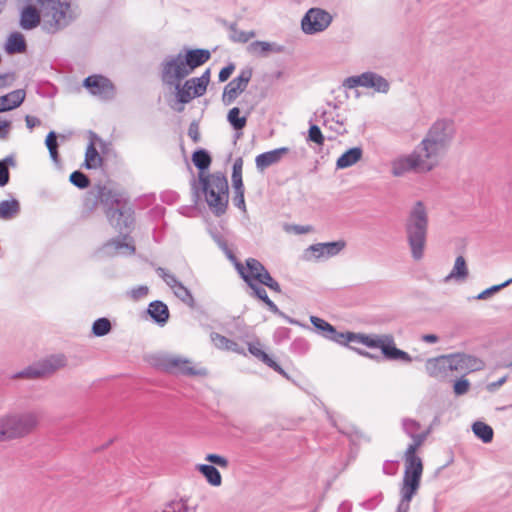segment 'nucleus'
<instances>
[{
  "label": "nucleus",
  "mask_w": 512,
  "mask_h": 512,
  "mask_svg": "<svg viewBox=\"0 0 512 512\" xmlns=\"http://www.w3.org/2000/svg\"><path fill=\"white\" fill-rule=\"evenodd\" d=\"M135 252V247L127 235L122 239H116L107 242L99 251L102 256H116V255H132Z\"/></svg>",
  "instance_id": "393cba45"
},
{
  "label": "nucleus",
  "mask_w": 512,
  "mask_h": 512,
  "mask_svg": "<svg viewBox=\"0 0 512 512\" xmlns=\"http://www.w3.org/2000/svg\"><path fill=\"white\" fill-rule=\"evenodd\" d=\"M363 158V149L359 146L346 150L336 161L337 169H346L357 164Z\"/></svg>",
  "instance_id": "bb28decb"
},
{
  "label": "nucleus",
  "mask_w": 512,
  "mask_h": 512,
  "mask_svg": "<svg viewBox=\"0 0 512 512\" xmlns=\"http://www.w3.org/2000/svg\"><path fill=\"white\" fill-rule=\"evenodd\" d=\"M192 160L194 165L201 170L208 168L211 163L210 156L204 150L196 151L193 154Z\"/></svg>",
  "instance_id": "79ce46f5"
},
{
  "label": "nucleus",
  "mask_w": 512,
  "mask_h": 512,
  "mask_svg": "<svg viewBox=\"0 0 512 512\" xmlns=\"http://www.w3.org/2000/svg\"><path fill=\"white\" fill-rule=\"evenodd\" d=\"M20 212V203L16 199L0 202V219L11 220Z\"/></svg>",
  "instance_id": "e433bc0d"
},
{
  "label": "nucleus",
  "mask_w": 512,
  "mask_h": 512,
  "mask_svg": "<svg viewBox=\"0 0 512 512\" xmlns=\"http://www.w3.org/2000/svg\"><path fill=\"white\" fill-rule=\"evenodd\" d=\"M249 111H241L239 107L231 108L227 113V121L235 131H241L247 124Z\"/></svg>",
  "instance_id": "7c9ffc66"
},
{
  "label": "nucleus",
  "mask_w": 512,
  "mask_h": 512,
  "mask_svg": "<svg viewBox=\"0 0 512 512\" xmlns=\"http://www.w3.org/2000/svg\"><path fill=\"white\" fill-rule=\"evenodd\" d=\"M450 355L453 372L468 374L485 368V362L476 356L466 353H452Z\"/></svg>",
  "instance_id": "6ab92c4d"
},
{
  "label": "nucleus",
  "mask_w": 512,
  "mask_h": 512,
  "mask_svg": "<svg viewBox=\"0 0 512 512\" xmlns=\"http://www.w3.org/2000/svg\"><path fill=\"white\" fill-rule=\"evenodd\" d=\"M45 144L49 150L51 159L57 163L58 162V153H57V138L55 132H50L45 140Z\"/></svg>",
  "instance_id": "a18cd8bd"
},
{
  "label": "nucleus",
  "mask_w": 512,
  "mask_h": 512,
  "mask_svg": "<svg viewBox=\"0 0 512 512\" xmlns=\"http://www.w3.org/2000/svg\"><path fill=\"white\" fill-rule=\"evenodd\" d=\"M456 133L453 120L449 118H439L434 121L423 139L418 144V149L424 155V158L433 167H437L450 148Z\"/></svg>",
  "instance_id": "7ed1b4c3"
},
{
  "label": "nucleus",
  "mask_w": 512,
  "mask_h": 512,
  "mask_svg": "<svg viewBox=\"0 0 512 512\" xmlns=\"http://www.w3.org/2000/svg\"><path fill=\"white\" fill-rule=\"evenodd\" d=\"M25 98L23 90H15L0 97V112L8 111L18 107Z\"/></svg>",
  "instance_id": "2f4dec72"
},
{
  "label": "nucleus",
  "mask_w": 512,
  "mask_h": 512,
  "mask_svg": "<svg viewBox=\"0 0 512 512\" xmlns=\"http://www.w3.org/2000/svg\"><path fill=\"white\" fill-rule=\"evenodd\" d=\"M253 296L259 298L260 300H262L269 308V310L273 313H279V309L278 307L276 306V304L271 301L267 295V292L265 289H257L255 290V294H253Z\"/></svg>",
  "instance_id": "09e8293b"
},
{
  "label": "nucleus",
  "mask_w": 512,
  "mask_h": 512,
  "mask_svg": "<svg viewBox=\"0 0 512 512\" xmlns=\"http://www.w3.org/2000/svg\"><path fill=\"white\" fill-rule=\"evenodd\" d=\"M111 331V322L107 318H99L92 325V333L96 337H102Z\"/></svg>",
  "instance_id": "58836bf2"
},
{
  "label": "nucleus",
  "mask_w": 512,
  "mask_h": 512,
  "mask_svg": "<svg viewBox=\"0 0 512 512\" xmlns=\"http://www.w3.org/2000/svg\"><path fill=\"white\" fill-rule=\"evenodd\" d=\"M471 383L470 381L465 378L464 376L456 379L453 384V393L456 396H462L470 390Z\"/></svg>",
  "instance_id": "c03bdc74"
},
{
  "label": "nucleus",
  "mask_w": 512,
  "mask_h": 512,
  "mask_svg": "<svg viewBox=\"0 0 512 512\" xmlns=\"http://www.w3.org/2000/svg\"><path fill=\"white\" fill-rule=\"evenodd\" d=\"M403 429L406 434L412 438V443L407 447L404 454L405 469L401 484H412L416 487H420L423 463L421 458L417 456L416 451L425 441L427 434L416 433L419 429V425L417 422L410 419L403 421Z\"/></svg>",
  "instance_id": "423d86ee"
},
{
  "label": "nucleus",
  "mask_w": 512,
  "mask_h": 512,
  "mask_svg": "<svg viewBox=\"0 0 512 512\" xmlns=\"http://www.w3.org/2000/svg\"><path fill=\"white\" fill-rule=\"evenodd\" d=\"M205 460L213 465H216L220 468L226 469L229 466V461L226 457L210 453L205 456Z\"/></svg>",
  "instance_id": "49530a36"
},
{
  "label": "nucleus",
  "mask_w": 512,
  "mask_h": 512,
  "mask_svg": "<svg viewBox=\"0 0 512 512\" xmlns=\"http://www.w3.org/2000/svg\"><path fill=\"white\" fill-rule=\"evenodd\" d=\"M211 70L206 69L201 76L186 80L175 87V96L180 104L189 103L194 98L203 96L210 83Z\"/></svg>",
  "instance_id": "ddd939ff"
},
{
  "label": "nucleus",
  "mask_w": 512,
  "mask_h": 512,
  "mask_svg": "<svg viewBox=\"0 0 512 512\" xmlns=\"http://www.w3.org/2000/svg\"><path fill=\"white\" fill-rule=\"evenodd\" d=\"M470 277V271L464 256L459 255L455 258L450 272L442 278L441 282L445 285L464 284Z\"/></svg>",
  "instance_id": "5701e85b"
},
{
  "label": "nucleus",
  "mask_w": 512,
  "mask_h": 512,
  "mask_svg": "<svg viewBox=\"0 0 512 512\" xmlns=\"http://www.w3.org/2000/svg\"><path fill=\"white\" fill-rule=\"evenodd\" d=\"M101 201L109 206L107 216L112 226L122 232L133 223V213L123 193L104 187L100 192Z\"/></svg>",
  "instance_id": "6e6552de"
},
{
  "label": "nucleus",
  "mask_w": 512,
  "mask_h": 512,
  "mask_svg": "<svg viewBox=\"0 0 512 512\" xmlns=\"http://www.w3.org/2000/svg\"><path fill=\"white\" fill-rule=\"evenodd\" d=\"M66 363L65 356L61 354L39 360L34 365V377H47L65 367Z\"/></svg>",
  "instance_id": "b1692460"
},
{
  "label": "nucleus",
  "mask_w": 512,
  "mask_h": 512,
  "mask_svg": "<svg viewBox=\"0 0 512 512\" xmlns=\"http://www.w3.org/2000/svg\"><path fill=\"white\" fill-rule=\"evenodd\" d=\"M351 349H353L354 351H356L359 355H361L363 357L370 358V359H374L375 358V356L373 354H371L370 352H368V351L361 350V349H356V348H353V347H351Z\"/></svg>",
  "instance_id": "774afa93"
},
{
  "label": "nucleus",
  "mask_w": 512,
  "mask_h": 512,
  "mask_svg": "<svg viewBox=\"0 0 512 512\" xmlns=\"http://www.w3.org/2000/svg\"><path fill=\"white\" fill-rule=\"evenodd\" d=\"M235 70V65L230 63L229 65L225 66L224 68H222L219 72V81L220 82H225L226 80L229 79V77L232 75V73L234 72Z\"/></svg>",
  "instance_id": "13d9d810"
},
{
  "label": "nucleus",
  "mask_w": 512,
  "mask_h": 512,
  "mask_svg": "<svg viewBox=\"0 0 512 512\" xmlns=\"http://www.w3.org/2000/svg\"><path fill=\"white\" fill-rule=\"evenodd\" d=\"M83 85L92 95L103 99L111 98L114 95L112 83L109 79L101 75L87 77Z\"/></svg>",
  "instance_id": "412c9836"
},
{
  "label": "nucleus",
  "mask_w": 512,
  "mask_h": 512,
  "mask_svg": "<svg viewBox=\"0 0 512 512\" xmlns=\"http://www.w3.org/2000/svg\"><path fill=\"white\" fill-rule=\"evenodd\" d=\"M310 321L313 324V326L322 333L323 337H325V334H331L334 333V327L325 321L322 318L311 316Z\"/></svg>",
  "instance_id": "a19ab883"
},
{
  "label": "nucleus",
  "mask_w": 512,
  "mask_h": 512,
  "mask_svg": "<svg viewBox=\"0 0 512 512\" xmlns=\"http://www.w3.org/2000/svg\"><path fill=\"white\" fill-rule=\"evenodd\" d=\"M210 57L211 53L207 49L188 48L166 56L160 65L163 84L169 88L177 87L196 68L206 63Z\"/></svg>",
  "instance_id": "f257e3e1"
},
{
  "label": "nucleus",
  "mask_w": 512,
  "mask_h": 512,
  "mask_svg": "<svg viewBox=\"0 0 512 512\" xmlns=\"http://www.w3.org/2000/svg\"><path fill=\"white\" fill-rule=\"evenodd\" d=\"M9 127V122L0 120V136L4 137L7 133V129Z\"/></svg>",
  "instance_id": "338daca9"
},
{
  "label": "nucleus",
  "mask_w": 512,
  "mask_h": 512,
  "mask_svg": "<svg viewBox=\"0 0 512 512\" xmlns=\"http://www.w3.org/2000/svg\"><path fill=\"white\" fill-rule=\"evenodd\" d=\"M344 247V241L318 243L306 250V257L308 260H326L338 255Z\"/></svg>",
  "instance_id": "aec40b11"
},
{
  "label": "nucleus",
  "mask_w": 512,
  "mask_h": 512,
  "mask_svg": "<svg viewBox=\"0 0 512 512\" xmlns=\"http://www.w3.org/2000/svg\"><path fill=\"white\" fill-rule=\"evenodd\" d=\"M195 469L205 478L210 486L219 487L222 485V476L215 466L209 464H197Z\"/></svg>",
  "instance_id": "c756f323"
},
{
  "label": "nucleus",
  "mask_w": 512,
  "mask_h": 512,
  "mask_svg": "<svg viewBox=\"0 0 512 512\" xmlns=\"http://www.w3.org/2000/svg\"><path fill=\"white\" fill-rule=\"evenodd\" d=\"M243 160L238 158L233 164L232 179L242 178Z\"/></svg>",
  "instance_id": "bf43d9fd"
},
{
  "label": "nucleus",
  "mask_w": 512,
  "mask_h": 512,
  "mask_svg": "<svg viewBox=\"0 0 512 512\" xmlns=\"http://www.w3.org/2000/svg\"><path fill=\"white\" fill-rule=\"evenodd\" d=\"M289 149L286 147H281L278 149H274L262 154H259L255 158V164L258 170L263 171L266 168L277 164L280 160L288 153Z\"/></svg>",
  "instance_id": "a878e982"
},
{
  "label": "nucleus",
  "mask_w": 512,
  "mask_h": 512,
  "mask_svg": "<svg viewBox=\"0 0 512 512\" xmlns=\"http://www.w3.org/2000/svg\"><path fill=\"white\" fill-rule=\"evenodd\" d=\"M9 169L5 161H0V186L3 187L9 182Z\"/></svg>",
  "instance_id": "4d7b16f0"
},
{
  "label": "nucleus",
  "mask_w": 512,
  "mask_h": 512,
  "mask_svg": "<svg viewBox=\"0 0 512 512\" xmlns=\"http://www.w3.org/2000/svg\"><path fill=\"white\" fill-rule=\"evenodd\" d=\"M149 315L158 323L165 324L169 318L168 307L161 301L150 303L148 308Z\"/></svg>",
  "instance_id": "c9c22d12"
},
{
  "label": "nucleus",
  "mask_w": 512,
  "mask_h": 512,
  "mask_svg": "<svg viewBox=\"0 0 512 512\" xmlns=\"http://www.w3.org/2000/svg\"><path fill=\"white\" fill-rule=\"evenodd\" d=\"M108 149V143L94 132L88 133V145L85 152L84 165L87 169H98L103 164V158L100 153H105Z\"/></svg>",
  "instance_id": "f3484780"
},
{
  "label": "nucleus",
  "mask_w": 512,
  "mask_h": 512,
  "mask_svg": "<svg viewBox=\"0 0 512 512\" xmlns=\"http://www.w3.org/2000/svg\"><path fill=\"white\" fill-rule=\"evenodd\" d=\"M249 51L254 55L263 56L269 53H280L283 47L272 42L255 41L249 45Z\"/></svg>",
  "instance_id": "473e14b6"
},
{
  "label": "nucleus",
  "mask_w": 512,
  "mask_h": 512,
  "mask_svg": "<svg viewBox=\"0 0 512 512\" xmlns=\"http://www.w3.org/2000/svg\"><path fill=\"white\" fill-rule=\"evenodd\" d=\"M308 138L310 141L318 144L323 145L324 143V136L320 130V128L317 125H311L308 132Z\"/></svg>",
  "instance_id": "603ef678"
},
{
  "label": "nucleus",
  "mask_w": 512,
  "mask_h": 512,
  "mask_svg": "<svg viewBox=\"0 0 512 512\" xmlns=\"http://www.w3.org/2000/svg\"><path fill=\"white\" fill-rule=\"evenodd\" d=\"M419 488L420 487H416L412 484H400V499L395 512H409L410 503L413 497L417 494Z\"/></svg>",
  "instance_id": "cd10ccee"
},
{
  "label": "nucleus",
  "mask_w": 512,
  "mask_h": 512,
  "mask_svg": "<svg viewBox=\"0 0 512 512\" xmlns=\"http://www.w3.org/2000/svg\"><path fill=\"white\" fill-rule=\"evenodd\" d=\"M211 341L213 342L214 346L220 350L233 351L238 354H245L244 350L240 348L236 342L218 333L211 334Z\"/></svg>",
  "instance_id": "72a5a7b5"
},
{
  "label": "nucleus",
  "mask_w": 512,
  "mask_h": 512,
  "mask_svg": "<svg viewBox=\"0 0 512 512\" xmlns=\"http://www.w3.org/2000/svg\"><path fill=\"white\" fill-rule=\"evenodd\" d=\"M21 25L25 29L32 28V5H27L22 12Z\"/></svg>",
  "instance_id": "864d4df0"
},
{
  "label": "nucleus",
  "mask_w": 512,
  "mask_h": 512,
  "mask_svg": "<svg viewBox=\"0 0 512 512\" xmlns=\"http://www.w3.org/2000/svg\"><path fill=\"white\" fill-rule=\"evenodd\" d=\"M429 227L428 208L422 201H416L405 224L406 239L413 261L420 262L425 256Z\"/></svg>",
  "instance_id": "39448f33"
},
{
  "label": "nucleus",
  "mask_w": 512,
  "mask_h": 512,
  "mask_svg": "<svg viewBox=\"0 0 512 512\" xmlns=\"http://www.w3.org/2000/svg\"><path fill=\"white\" fill-rule=\"evenodd\" d=\"M429 227L428 208L422 201H416L405 224L406 239L413 261L420 262L425 256Z\"/></svg>",
  "instance_id": "20e7f679"
},
{
  "label": "nucleus",
  "mask_w": 512,
  "mask_h": 512,
  "mask_svg": "<svg viewBox=\"0 0 512 512\" xmlns=\"http://www.w3.org/2000/svg\"><path fill=\"white\" fill-rule=\"evenodd\" d=\"M225 253L229 260L234 264L236 270L251 289V295L255 290L264 289L259 284L268 287L275 292H281L280 285L272 278L267 269L255 258H248L244 264L237 261L236 257L225 248Z\"/></svg>",
  "instance_id": "0eeeda50"
},
{
  "label": "nucleus",
  "mask_w": 512,
  "mask_h": 512,
  "mask_svg": "<svg viewBox=\"0 0 512 512\" xmlns=\"http://www.w3.org/2000/svg\"><path fill=\"white\" fill-rule=\"evenodd\" d=\"M422 341L430 344L437 343L439 338L435 334H425L421 337Z\"/></svg>",
  "instance_id": "69168bd1"
},
{
  "label": "nucleus",
  "mask_w": 512,
  "mask_h": 512,
  "mask_svg": "<svg viewBox=\"0 0 512 512\" xmlns=\"http://www.w3.org/2000/svg\"><path fill=\"white\" fill-rule=\"evenodd\" d=\"M342 85L346 89L363 87L372 89L375 93L381 94H386L390 90L389 81L383 76L371 71L347 77L344 79Z\"/></svg>",
  "instance_id": "4468645a"
},
{
  "label": "nucleus",
  "mask_w": 512,
  "mask_h": 512,
  "mask_svg": "<svg viewBox=\"0 0 512 512\" xmlns=\"http://www.w3.org/2000/svg\"><path fill=\"white\" fill-rule=\"evenodd\" d=\"M474 435L483 443L488 444L492 442L494 437L493 428L483 421H475L471 426Z\"/></svg>",
  "instance_id": "f704fd0d"
},
{
  "label": "nucleus",
  "mask_w": 512,
  "mask_h": 512,
  "mask_svg": "<svg viewBox=\"0 0 512 512\" xmlns=\"http://www.w3.org/2000/svg\"><path fill=\"white\" fill-rule=\"evenodd\" d=\"M172 290L175 296L181 301L188 304L189 306L193 305V297L190 291L185 286H183L182 283L179 282Z\"/></svg>",
  "instance_id": "37998d69"
},
{
  "label": "nucleus",
  "mask_w": 512,
  "mask_h": 512,
  "mask_svg": "<svg viewBox=\"0 0 512 512\" xmlns=\"http://www.w3.org/2000/svg\"><path fill=\"white\" fill-rule=\"evenodd\" d=\"M332 22L329 12L321 8L309 9L301 21V27L305 34H316L326 30Z\"/></svg>",
  "instance_id": "dca6fc26"
},
{
  "label": "nucleus",
  "mask_w": 512,
  "mask_h": 512,
  "mask_svg": "<svg viewBox=\"0 0 512 512\" xmlns=\"http://www.w3.org/2000/svg\"><path fill=\"white\" fill-rule=\"evenodd\" d=\"M3 440L23 437L30 432L29 415H10L0 418Z\"/></svg>",
  "instance_id": "2eb2a0df"
},
{
  "label": "nucleus",
  "mask_w": 512,
  "mask_h": 512,
  "mask_svg": "<svg viewBox=\"0 0 512 512\" xmlns=\"http://www.w3.org/2000/svg\"><path fill=\"white\" fill-rule=\"evenodd\" d=\"M234 204L242 211H246L245 199H244V191H240L235 193Z\"/></svg>",
  "instance_id": "052dcab7"
},
{
  "label": "nucleus",
  "mask_w": 512,
  "mask_h": 512,
  "mask_svg": "<svg viewBox=\"0 0 512 512\" xmlns=\"http://www.w3.org/2000/svg\"><path fill=\"white\" fill-rule=\"evenodd\" d=\"M252 77V70L249 68L240 71L239 75L225 85L221 100L226 106L231 105L246 90Z\"/></svg>",
  "instance_id": "a211bd4d"
},
{
  "label": "nucleus",
  "mask_w": 512,
  "mask_h": 512,
  "mask_svg": "<svg viewBox=\"0 0 512 512\" xmlns=\"http://www.w3.org/2000/svg\"><path fill=\"white\" fill-rule=\"evenodd\" d=\"M26 43L22 34L15 32L12 33L5 45V50L8 54L21 53L25 50Z\"/></svg>",
  "instance_id": "4c0bfd02"
},
{
  "label": "nucleus",
  "mask_w": 512,
  "mask_h": 512,
  "mask_svg": "<svg viewBox=\"0 0 512 512\" xmlns=\"http://www.w3.org/2000/svg\"><path fill=\"white\" fill-rule=\"evenodd\" d=\"M162 512H186L185 505L183 504L180 508H176V503L174 501L169 502Z\"/></svg>",
  "instance_id": "680f3d73"
},
{
  "label": "nucleus",
  "mask_w": 512,
  "mask_h": 512,
  "mask_svg": "<svg viewBox=\"0 0 512 512\" xmlns=\"http://www.w3.org/2000/svg\"><path fill=\"white\" fill-rule=\"evenodd\" d=\"M148 291H149V289L146 285H140L138 287L131 289L129 293H130L131 298L138 300V299H141V298L147 296Z\"/></svg>",
  "instance_id": "6e6d98bb"
},
{
  "label": "nucleus",
  "mask_w": 512,
  "mask_h": 512,
  "mask_svg": "<svg viewBox=\"0 0 512 512\" xmlns=\"http://www.w3.org/2000/svg\"><path fill=\"white\" fill-rule=\"evenodd\" d=\"M284 229L287 233L295 235L308 234L313 231L311 225H286Z\"/></svg>",
  "instance_id": "3c124183"
},
{
  "label": "nucleus",
  "mask_w": 512,
  "mask_h": 512,
  "mask_svg": "<svg viewBox=\"0 0 512 512\" xmlns=\"http://www.w3.org/2000/svg\"><path fill=\"white\" fill-rule=\"evenodd\" d=\"M431 170L433 167L418 148L409 154L394 158L391 162V173L396 177L403 176L410 171L426 173Z\"/></svg>",
  "instance_id": "9b49d317"
},
{
  "label": "nucleus",
  "mask_w": 512,
  "mask_h": 512,
  "mask_svg": "<svg viewBox=\"0 0 512 512\" xmlns=\"http://www.w3.org/2000/svg\"><path fill=\"white\" fill-rule=\"evenodd\" d=\"M506 379H507L506 377H502L501 379H499L496 382L489 383L487 385V390L490 392L496 391L499 387H501L506 382Z\"/></svg>",
  "instance_id": "e2e57ef3"
},
{
  "label": "nucleus",
  "mask_w": 512,
  "mask_h": 512,
  "mask_svg": "<svg viewBox=\"0 0 512 512\" xmlns=\"http://www.w3.org/2000/svg\"><path fill=\"white\" fill-rule=\"evenodd\" d=\"M77 17L71 0H34V28L54 34L69 26Z\"/></svg>",
  "instance_id": "f03ea898"
},
{
  "label": "nucleus",
  "mask_w": 512,
  "mask_h": 512,
  "mask_svg": "<svg viewBox=\"0 0 512 512\" xmlns=\"http://www.w3.org/2000/svg\"><path fill=\"white\" fill-rule=\"evenodd\" d=\"M70 182L78 188H86L89 185V180L85 174L75 171L70 175Z\"/></svg>",
  "instance_id": "de8ad7c7"
},
{
  "label": "nucleus",
  "mask_w": 512,
  "mask_h": 512,
  "mask_svg": "<svg viewBox=\"0 0 512 512\" xmlns=\"http://www.w3.org/2000/svg\"><path fill=\"white\" fill-rule=\"evenodd\" d=\"M232 186L234 188L235 193L244 191L242 178L232 179Z\"/></svg>",
  "instance_id": "0e129e2a"
},
{
  "label": "nucleus",
  "mask_w": 512,
  "mask_h": 512,
  "mask_svg": "<svg viewBox=\"0 0 512 512\" xmlns=\"http://www.w3.org/2000/svg\"><path fill=\"white\" fill-rule=\"evenodd\" d=\"M349 343H357L369 348H379L383 356L392 361L411 363L412 357L405 351L398 349L391 335H375L349 332Z\"/></svg>",
  "instance_id": "1a4fd4ad"
},
{
  "label": "nucleus",
  "mask_w": 512,
  "mask_h": 512,
  "mask_svg": "<svg viewBox=\"0 0 512 512\" xmlns=\"http://www.w3.org/2000/svg\"><path fill=\"white\" fill-rule=\"evenodd\" d=\"M157 272L171 289L179 283L172 274L167 273L164 269L159 268Z\"/></svg>",
  "instance_id": "5fc2aeb1"
},
{
  "label": "nucleus",
  "mask_w": 512,
  "mask_h": 512,
  "mask_svg": "<svg viewBox=\"0 0 512 512\" xmlns=\"http://www.w3.org/2000/svg\"><path fill=\"white\" fill-rule=\"evenodd\" d=\"M349 332H337L334 328V333L331 334H325V338L334 341L340 345L347 346L349 344L348 340Z\"/></svg>",
  "instance_id": "8fccbe9b"
},
{
  "label": "nucleus",
  "mask_w": 512,
  "mask_h": 512,
  "mask_svg": "<svg viewBox=\"0 0 512 512\" xmlns=\"http://www.w3.org/2000/svg\"><path fill=\"white\" fill-rule=\"evenodd\" d=\"M512 283V278L506 280L505 282L501 283V284H498V285H493L485 290H483L482 292H480L476 297L475 299L477 300H485V299H488L490 298L492 295H494L495 293L499 292L501 289L507 287L508 285H510Z\"/></svg>",
  "instance_id": "ea45409f"
},
{
  "label": "nucleus",
  "mask_w": 512,
  "mask_h": 512,
  "mask_svg": "<svg viewBox=\"0 0 512 512\" xmlns=\"http://www.w3.org/2000/svg\"><path fill=\"white\" fill-rule=\"evenodd\" d=\"M157 365L164 371L172 374L190 376H206L207 370L194 366L193 362L185 357L174 354H161L157 359Z\"/></svg>",
  "instance_id": "f8f14e48"
},
{
  "label": "nucleus",
  "mask_w": 512,
  "mask_h": 512,
  "mask_svg": "<svg viewBox=\"0 0 512 512\" xmlns=\"http://www.w3.org/2000/svg\"><path fill=\"white\" fill-rule=\"evenodd\" d=\"M202 190L211 211L219 216L225 213L228 205V182L222 173L201 177Z\"/></svg>",
  "instance_id": "9d476101"
},
{
  "label": "nucleus",
  "mask_w": 512,
  "mask_h": 512,
  "mask_svg": "<svg viewBox=\"0 0 512 512\" xmlns=\"http://www.w3.org/2000/svg\"><path fill=\"white\" fill-rule=\"evenodd\" d=\"M425 369L429 376L436 379H445L453 372L451 355H442L430 358L425 363Z\"/></svg>",
  "instance_id": "4be33fe9"
},
{
  "label": "nucleus",
  "mask_w": 512,
  "mask_h": 512,
  "mask_svg": "<svg viewBox=\"0 0 512 512\" xmlns=\"http://www.w3.org/2000/svg\"><path fill=\"white\" fill-rule=\"evenodd\" d=\"M248 350L254 357L261 360L276 372L282 375H286L283 369L262 349V346L259 342L249 343Z\"/></svg>",
  "instance_id": "c85d7f7f"
}]
</instances>
